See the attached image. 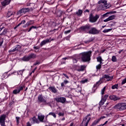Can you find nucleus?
Masks as SVG:
<instances>
[{"label":"nucleus","mask_w":126,"mask_h":126,"mask_svg":"<svg viewBox=\"0 0 126 126\" xmlns=\"http://www.w3.org/2000/svg\"><path fill=\"white\" fill-rule=\"evenodd\" d=\"M116 13H117V11H115L113 9H112V10L111 9V15H112V14H115Z\"/></svg>","instance_id":"nucleus-40"},{"label":"nucleus","mask_w":126,"mask_h":126,"mask_svg":"<svg viewBox=\"0 0 126 126\" xmlns=\"http://www.w3.org/2000/svg\"><path fill=\"white\" fill-rule=\"evenodd\" d=\"M99 18V15H96L95 16H93V14H91L90 15L89 20L90 22H92L93 23L94 22H96L98 19Z\"/></svg>","instance_id":"nucleus-5"},{"label":"nucleus","mask_w":126,"mask_h":126,"mask_svg":"<svg viewBox=\"0 0 126 126\" xmlns=\"http://www.w3.org/2000/svg\"><path fill=\"white\" fill-rule=\"evenodd\" d=\"M15 48L13 49H11V50H10L8 51L9 53H11V52H15Z\"/></svg>","instance_id":"nucleus-45"},{"label":"nucleus","mask_w":126,"mask_h":126,"mask_svg":"<svg viewBox=\"0 0 126 126\" xmlns=\"http://www.w3.org/2000/svg\"><path fill=\"white\" fill-rule=\"evenodd\" d=\"M111 99L113 101H118V100H121V97L117 96L116 95H113L111 96Z\"/></svg>","instance_id":"nucleus-18"},{"label":"nucleus","mask_w":126,"mask_h":126,"mask_svg":"<svg viewBox=\"0 0 126 126\" xmlns=\"http://www.w3.org/2000/svg\"><path fill=\"white\" fill-rule=\"evenodd\" d=\"M48 116H52V117H53L54 119H56V118H57V115L54 112H50L48 115H47V117H48Z\"/></svg>","instance_id":"nucleus-26"},{"label":"nucleus","mask_w":126,"mask_h":126,"mask_svg":"<svg viewBox=\"0 0 126 126\" xmlns=\"http://www.w3.org/2000/svg\"><path fill=\"white\" fill-rule=\"evenodd\" d=\"M36 58V55L34 54H31L29 56H24L22 59V61L24 62H28L31 59H35Z\"/></svg>","instance_id":"nucleus-4"},{"label":"nucleus","mask_w":126,"mask_h":126,"mask_svg":"<svg viewBox=\"0 0 126 126\" xmlns=\"http://www.w3.org/2000/svg\"><path fill=\"white\" fill-rule=\"evenodd\" d=\"M100 119L98 118V119L95 120L94 123L92 124V126H96V125H97V124H98V123H99V122H100Z\"/></svg>","instance_id":"nucleus-29"},{"label":"nucleus","mask_w":126,"mask_h":126,"mask_svg":"<svg viewBox=\"0 0 126 126\" xmlns=\"http://www.w3.org/2000/svg\"><path fill=\"white\" fill-rule=\"evenodd\" d=\"M99 6H98V10H105L110 7V6L107 4V1L105 0H101L98 1Z\"/></svg>","instance_id":"nucleus-1"},{"label":"nucleus","mask_w":126,"mask_h":126,"mask_svg":"<svg viewBox=\"0 0 126 126\" xmlns=\"http://www.w3.org/2000/svg\"><path fill=\"white\" fill-rule=\"evenodd\" d=\"M106 90V87H104L101 91V95H104V93H105V91Z\"/></svg>","instance_id":"nucleus-34"},{"label":"nucleus","mask_w":126,"mask_h":126,"mask_svg":"<svg viewBox=\"0 0 126 126\" xmlns=\"http://www.w3.org/2000/svg\"><path fill=\"white\" fill-rule=\"evenodd\" d=\"M119 87V84H115L113 85L111 87L112 89H118V87Z\"/></svg>","instance_id":"nucleus-31"},{"label":"nucleus","mask_w":126,"mask_h":126,"mask_svg":"<svg viewBox=\"0 0 126 126\" xmlns=\"http://www.w3.org/2000/svg\"><path fill=\"white\" fill-rule=\"evenodd\" d=\"M120 106H121V103H118V104H116L115 105H114L113 108L114 109H117L118 110H120Z\"/></svg>","instance_id":"nucleus-28"},{"label":"nucleus","mask_w":126,"mask_h":126,"mask_svg":"<svg viewBox=\"0 0 126 126\" xmlns=\"http://www.w3.org/2000/svg\"><path fill=\"white\" fill-rule=\"evenodd\" d=\"M114 78V76H111V80Z\"/></svg>","instance_id":"nucleus-62"},{"label":"nucleus","mask_w":126,"mask_h":126,"mask_svg":"<svg viewBox=\"0 0 126 126\" xmlns=\"http://www.w3.org/2000/svg\"><path fill=\"white\" fill-rule=\"evenodd\" d=\"M32 29H36V28H37V27L32 26Z\"/></svg>","instance_id":"nucleus-54"},{"label":"nucleus","mask_w":126,"mask_h":126,"mask_svg":"<svg viewBox=\"0 0 126 126\" xmlns=\"http://www.w3.org/2000/svg\"><path fill=\"white\" fill-rule=\"evenodd\" d=\"M90 26H85L83 27H81L80 28V30L82 31H89V33L90 34H97L98 33V31L96 30L95 28H92L90 31L89 29H90Z\"/></svg>","instance_id":"nucleus-2"},{"label":"nucleus","mask_w":126,"mask_h":126,"mask_svg":"<svg viewBox=\"0 0 126 126\" xmlns=\"http://www.w3.org/2000/svg\"><path fill=\"white\" fill-rule=\"evenodd\" d=\"M38 101L39 102V103H46V102H47V100L44 99V97H43V95L39 94L38 97Z\"/></svg>","instance_id":"nucleus-11"},{"label":"nucleus","mask_w":126,"mask_h":126,"mask_svg":"<svg viewBox=\"0 0 126 126\" xmlns=\"http://www.w3.org/2000/svg\"><path fill=\"white\" fill-rule=\"evenodd\" d=\"M83 12L82 10L79 9L77 12H76L75 13V14H76V15H77V16H81V15H82Z\"/></svg>","instance_id":"nucleus-21"},{"label":"nucleus","mask_w":126,"mask_h":126,"mask_svg":"<svg viewBox=\"0 0 126 126\" xmlns=\"http://www.w3.org/2000/svg\"><path fill=\"white\" fill-rule=\"evenodd\" d=\"M90 116L89 115H87L86 116V117L84 119L83 122H82V125H84L85 126H88V123H89V121L91 120Z\"/></svg>","instance_id":"nucleus-6"},{"label":"nucleus","mask_w":126,"mask_h":126,"mask_svg":"<svg viewBox=\"0 0 126 126\" xmlns=\"http://www.w3.org/2000/svg\"><path fill=\"white\" fill-rule=\"evenodd\" d=\"M58 115L59 116V117H63V116H64V113H62V112H60L58 114Z\"/></svg>","instance_id":"nucleus-42"},{"label":"nucleus","mask_w":126,"mask_h":126,"mask_svg":"<svg viewBox=\"0 0 126 126\" xmlns=\"http://www.w3.org/2000/svg\"><path fill=\"white\" fill-rule=\"evenodd\" d=\"M32 27H31L29 29V31H28V32H30V31H31V30H32Z\"/></svg>","instance_id":"nucleus-57"},{"label":"nucleus","mask_w":126,"mask_h":126,"mask_svg":"<svg viewBox=\"0 0 126 126\" xmlns=\"http://www.w3.org/2000/svg\"><path fill=\"white\" fill-rule=\"evenodd\" d=\"M30 122H31V123L32 124H39V121H38V119H37L35 117H33V118H31L30 119Z\"/></svg>","instance_id":"nucleus-14"},{"label":"nucleus","mask_w":126,"mask_h":126,"mask_svg":"<svg viewBox=\"0 0 126 126\" xmlns=\"http://www.w3.org/2000/svg\"><path fill=\"white\" fill-rule=\"evenodd\" d=\"M64 85V84L63 83H62L61 86H63Z\"/></svg>","instance_id":"nucleus-63"},{"label":"nucleus","mask_w":126,"mask_h":126,"mask_svg":"<svg viewBox=\"0 0 126 126\" xmlns=\"http://www.w3.org/2000/svg\"><path fill=\"white\" fill-rule=\"evenodd\" d=\"M56 100L57 102H60V103H64V102H65V101L66 100V99H65V98L63 97H60L56 98Z\"/></svg>","instance_id":"nucleus-12"},{"label":"nucleus","mask_w":126,"mask_h":126,"mask_svg":"<svg viewBox=\"0 0 126 126\" xmlns=\"http://www.w3.org/2000/svg\"><path fill=\"white\" fill-rule=\"evenodd\" d=\"M126 109V104L125 103H120V111H124Z\"/></svg>","instance_id":"nucleus-19"},{"label":"nucleus","mask_w":126,"mask_h":126,"mask_svg":"<svg viewBox=\"0 0 126 126\" xmlns=\"http://www.w3.org/2000/svg\"><path fill=\"white\" fill-rule=\"evenodd\" d=\"M111 31V29H106L103 31V33H108V32H110Z\"/></svg>","instance_id":"nucleus-38"},{"label":"nucleus","mask_w":126,"mask_h":126,"mask_svg":"<svg viewBox=\"0 0 126 126\" xmlns=\"http://www.w3.org/2000/svg\"><path fill=\"white\" fill-rule=\"evenodd\" d=\"M49 89L53 93H57V89L55 87H50Z\"/></svg>","instance_id":"nucleus-22"},{"label":"nucleus","mask_w":126,"mask_h":126,"mask_svg":"<svg viewBox=\"0 0 126 126\" xmlns=\"http://www.w3.org/2000/svg\"><path fill=\"white\" fill-rule=\"evenodd\" d=\"M21 47L20 45H17L16 47L14 48L15 51H18L21 49Z\"/></svg>","instance_id":"nucleus-35"},{"label":"nucleus","mask_w":126,"mask_h":126,"mask_svg":"<svg viewBox=\"0 0 126 126\" xmlns=\"http://www.w3.org/2000/svg\"><path fill=\"white\" fill-rule=\"evenodd\" d=\"M63 75H64V76H65V77L67 78V79H68V78H69V77H68V76H67V75L64 74V73H63Z\"/></svg>","instance_id":"nucleus-47"},{"label":"nucleus","mask_w":126,"mask_h":126,"mask_svg":"<svg viewBox=\"0 0 126 126\" xmlns=\"http://www.w3.org/2000/svg\"><path fill=\"white\" fill-rule=\"evenodd\" d=\"M70 126H73V123H71Z\"/></svg>","instance_id":"nucleus-64"},{"label":"nucleus","mask_w":126,"mask_h":126,"mask_svg":"<svg viewBox=\"0 0 126 126\" xmlns=\"http://www.w3.org/2000/svg\"><path fill=\"white\" fill-rule=\"evenodd\" d=\"M20 118L18 117H16V122L17 124H19V120H20Z\"/></svg>","instance_id":"nucleus-43"},{"label":"nucleus","mask_w":126,"mask_h":126,"mask_svg":"<svg viewBox=\"0 0 126 126\" xmlns=\"http://www.w3.org/2000/svg\"><path fill=\"white\" fill-rule=\"evenodd\" d=\"M23 27H24V28H26V27H27V25H26H26H25L24 26H23Z\"/></svg>","instance_id":"nucleus-61"},{"label":"nucleus","mask_w":126,"mask_h":126,"mask_svg":"<svg viewBox=\"0 0 126 126\" xmlns=\"http://www.w3.org/2000/svg\"><path fill=\"white\" fill-rule=\"evenodd\" d=\"M11 0H4L3 1L1 2V4L2 6H5V5L9 4Z\"/></svg>","instance_id":"nucleus-16"},{"label":"nucleus","mask_w":126,"mask_h":126,"mask_svg":"<svg viewBox=\"0 0 126 126\" xmlns=\"http://www.w3.org/2000/svg\"><path fill=\"white\" fill-rule=\"evenodd\" d=\"M26 24L27 26L28 27V26H30V25H32V23H31V21L28 22Z\"/></svg>","instance_id":"nucleus-41"},{"label":"nucleus","mask_w":126,"mask_h":126,"mask_svg":"<svg viewBox=\"0 0 126 126\" xmlns=\"http://www.w3.org/2000/svg\"><path fill=\"white\" fill-rule=\"evenodd\" d=\"M111 20V16H109L107 19L104 20V22H108V21H110Z\"/></svg>","instance_id":"nucleus-37"},{"label":"nucleus","mask_w":126,"mask_h":126,"mask_svg":"<svg viewBox=\"0 0 126 126\" xmlns=\"http://www.w3.org/2000/svg\"><path fill=\"white\" fill-rule=\"evenodd\" d=\"M50 39H45L40 43V46H44V45H46V44H47V43H50Z\"/></svg>","instance_id":"nucleus-20"},{"label":"nucleus","mask_w":126,"mask_h":126,"mask_svg":"<svg viewBox=\"0 0 126 126\" xmlns=\"http://www.w3.org/2000/svg\"><path fill=\"white\" fill-rule=\"evenodd\" d=\"M107 14H109V13H106L103 14V16H107Z\"/></svg>","instance_id":"nucleus-59"},{"label":"nucleus","mask_w":126,"mask_h":126,"mask_svg":"<svg viewBox=\"0 0 126 126\" xmlns=\"http://www.w3.org/2000/svg\"><path fill=\"white\" fill-rule=\"evenodd\" d=\"M70 30H68V31H65L64 32V33L65 34H68L69 33H70Z\"/></svg>","instance_id":"nucleus-44"},{"label":"nucleus","mask_w":126,"mask_h":126,"mask_svg":"<svg viewBox=\"0 0 126 126\" xmlns=\"http://www.w3.org/2000/svg\"><path fill=\"white\" fill-rule=\"evenodd\" d=\"M97 61L99 63V64L96 66V69H100L101 68V65H102V58L101 57H97Z\"/></svg>","instance_id":"nucleus-10"},{"label":"nucleus","mask_w":126,"mask_h":126,"mask_svg":"<svg viewBox=\"0 0 126 126\" xmlns=\"http://www.w3.org/2000/svg\"><path fill=\"white\" fill-rule=\"evenodd\" d=\"M63 83L64 84H66V83H68V81L67 80H64Z\"/></svg>","instance_id":"nucleus-50"},{"label":"nucleus","mask_w":126,"mask_h":126,"mask_svg":"<svg viewBox=\"0 0 126 126\" xmlns=\"http://www.w3.org/2000/svg\"><path fill=\"white\" fill-rule=\"evenodd\" d=\"M126 77L124 79H123L121 84L122 85H124V84H126Z\"/></svg>","instance_id":"nucleus-39"},{"label":"nucleus","mask_w":126,"mask_h":126,"mask_svg":"<svg viewBox=\"0 0 126 126\" xmlns=\"http://www.w3.org/2000/svg\"><path fill=\"white\" fill-rule=\"evenodd\" d=\"M84 68H85V65H81L79 67L77 70L78 71H82L84 70Z\"/></svg>","instance_id":"nucleus-24"},{"label":"nucleus","mask_w":126,"mask_h":126,"mask_svg":"<svg viewBox=\"0 0 126 126\" xmlns=\"http://www.w3.org/2000/svg\"><path fill=\"white\" fill-rule=\"evenodd\" d=\"M116 17L117 16H116V15H111V20H114V19H115V18H116Z\"/></svg>","instance_id":"nucleus-36"},{"label":"nucleus","mask_w":126,"mask_h":126,"mask_svg":"<svg viewBox=\"0 0 126 126\" xmlns=\"http://www.w3.org/2000/svg\"><path fill=\"white\" fill-rule=\"evenodd\" d=\"M5 115H3L0 117V124L1 126H5Z\"/></svg>","instance_id":"nucleus-7"},{"label":"nucleus","mask_w":126,"mask_h":126,"mask_svg":"<svg viewBox=\"0 0 126 126\" xmlns=\"http://www.w3.org/2000/svg\"><path fill=\"white\" fill-rule=\"evenodd\" d=\"M63 60H64L65 61V60H67V58L65 57V58H63V59H62V61H63Z\"/></svg>","instance_id":"nucleus-58"},{"label":"nucleus","mask_w":126,"mask_h":126,"mask_svg":"<svg viewBox=\"0 0 126 126\" xmlns=\"http://www.w3.org/2000/svg\"><path fill=\"white\" fill-rule=\"evenodd\" d=\"M26 22L25 21V20H23L21 23H22V24H25Z\"/></svg>","instance_id":"nucleus-53"},{"label":"nucleus","mask_w":126,"mask_h":126,"mask_svg":"<svg viewBox=\"0 0 126 126\" xmlns=\"http://www.w3.org/2000/svg\"><path fill=\"white\" fill-rule=\"evenodd\" d=\"M32 27H31L29 29V31H28V32H30V31H31V30H32Z\"/></svg>","instance_id":"nucleus-56"},{"label":"nucleus","mask_w":126,"mask_h":126,"mask_svg":"<svg viewBox=\"0 0 126 126\" xmlns=\"http://www.w3.org/2000/svg\"><path fill=\"white\" fill-rule=\"evenodd\" d=\"M105 116H102L101 117L98 119L100 120V121H101L102 119H105Z\"/></svg>","instance_id":"nucleus-51"},{"label":"nucleus","mask_w":126,"mask_h":126,"mask_svg":"<svg viewBox=\"0 0 126 126\" xmlns=\"http://www.w3.org/2000/svg\"><path fill=\"white\" fill-rule=\"evenodd\" d=\"M111 77L108 75H104L102 77V79L101 80L102 81L104 82V80H107V81H109L110 80Z\"/></svg>","instance_id":"nucleus-15"},{"label":"nucleus","mask_w":126,"mask_h":126,"mask_svg":"<svg viewBox=\"0 0 126 126\" xmlns=\"http://www.w3.org/2000/svg\"><path fill=\"white\" fill-rule=\"evenodd\" d=\"M90 42H91V41H90V40H87V41H85V43L86 44H89V43H90Z\"/></svg>","instance_id":"nucleus-48"},{"label":"nucleus","mask_w":126,"mask_h":126,"mask_svg":"<svg viewBox=\"0 0 126 126\" xmlns=\"http://www.w3.org/2000/svg\"><path fill=\"white\" fill-rule=\"evenodd\" d=\"M122 51H124V50H121L119 51V54H121L122 53Z\"/></svg>","instance_id":"nucleus-60"},{"label":"nucleus","mask_w":126,"mask_h":126,"mask_svg":"<svg viewBox=\"0 0 126 126\" xmlns=\"http://www.w3.org/2000/svg\"><path fill=\"white\" fill-rule=\"evenodd\" d=\"M23 71H24V70H21L18 71H15V73L17 74V75H22V74L23 73Z\"/></svg>","instance_id":"nucleus-25"},{"label":"nucleus","mask_w":126,"mask_h":126,"mask_svg":"<svg viewBox=\"0 0 126 126\" xmlns=\"http://www.w3.org/2000/svg\"><path fill=\"white\" fill-rule=\"evenodd\" d=\"M111 61L113 62V63H116V62H117V57L115 56H113Z\"/></svg>","instance_id":"nucleus-30"},{"label":"nucleus","mask_w":126,"mask_h":126,"mask_svg":"<svg viewBox=\"0 0 126 126\" xmlns=\"http://www.w3.org/2000/svg\"><path fill=\"white\" fill-rule=\"evenodd\" d=\"M11 15H12V13H11L10 11H9L6 14V17L8 18L9 17H10Z\"/></svg>","instance_id":"nucleus-32"},{"label":"nucleus","mask_w":126,"mask_h":126,"mask_svg":"<svg viewBox=\"0 0 126 126\" xmlns=\"http://www.w3.org/2000/svg\"><path fill=\"white\" fill-rule=\"evenodd\" d=\"M27 126H31V124H30V122L27 123Z\"/></svg>","instance_id":"nucleus-52"},{"label":"nucleus","mask_w":126,"mask_h":126,"mask_svg":"<svg viewBox=\"0 0 126 126\" xmlns=\"http://www.w3.org/2000/svg\"><path fill=\"white\" fill-rule=\"evenodd\" d=\"M8 77V75L7 73H4L2 76H1V79H5V78H7Z\"/></svg>","instance_id":"nucleus-27"},{"label":"nucleus","mask_w":126,"mask_h":126,"mask_svg":"<svg viewBox=\"0 0 126 126\" xmlns=\"http://www.w3.org/2000/svg\"><path fill=\"white\" fill-rule=\"evenodd\" d=\"M44 118H45V116L43 114H41V113L38 114V119L40 121V122H41L42 123H43V121H44Z\"/></svg>","instance_id":"nucleus-17"},{"label":"nucleus","mask_w":126,"mask_h":126,"mask_svg":"<svg viewBox=\"0 0 126 126\" xmlns=\"http://www.w3.org/2000/svg\"><path fill=\"white\" fill-rule=\"evenodd\" d=\"M7 33V30L5 29L2 32L0 33V36H6Z\"/></svg>","instance_id":"nucleus-23"},{"label":"nucleus","mask_w":126,"mask_h":126,"mask_svg":"<svg viewBox=\"0 0 126 126\" xmlns=\"http://www.w3.org/2000/svg\"><path fill=\"white\" fill-rule=\"evenodd\" d=\"M83 62H89L90 61V57H91V51L83 52L80 54Z\"/></svg>","instance_id":"nucleus-3"},{"label":"nucleus","mask_w":126,"mask_h":126,"mask_svg":"<svg viewBox=\"0 0 126 126\" xmlns=\"http://www.w3.org/2000/svg\"><path fill=\"white\" fill-rule=\"evenodd\" d=\"M88 82V79H86L85 80H82V81H81V83H82V84H84V83H87Z\"/></svg>","instance_id":"nucleus-33"},{"label":"nucleus","mask_w":126,"mask_h":126,"mask_svg":"<svg viewBox=\"0 0 126 126\" xmlns=\"http://www.w3.org/2000/svg\"><path fill=\"white\" fill-rule=\"evenodd\" d=\"M21 24H22L21 23V22L19 24H18V25L15 27V29H16L17 27H18L19 26H20V25H21Z\"/></svg>","instance_id":"nucleus-49"},{"label":"nucleus","mask_w":126,"mask_h":126,"mask_svg":"<svg viewBox=\"0 0 126 126\" xmlns=\"http://www.w3.org/2000/svg\"><path fill=\"white\" fill-rule=\"evenodd\" d=\"M108 94H106L104 95L103 98H102L101 100V101L99 102V105H104L105 102H106V100H107V98L108 97Z\"/></svg>","instance_id":"nucleus-13"},{"label":"nucleus","mask_w":126,"mask_h":126,"mask_svg":"<svg viewBox=\"0 0 126 126\" xmlns=\"http://www.w3.org/2000/svg\"><path fill=\"white\" fill-rule=\"evenodd\" d=\"M73 63H77V60H76L75 59H74L73 60Z\"/></svg>","instance_id":"nucleus-46"},{"label":"nucleus","mask_w":126,"mask_h":126,"mask_svg":"<svg viewBox=\"0 0 126 126\" xmlns=\"http://www.w3.org/2000/svg\"><path fill=\"white\" fill-rule=\"evenodd\" d=\"M108 124V121H106L103 125L102 126H105V125H107Z\"/></svg>","instance_id":"nucleus-55"},{"label":"nucleus","mask_w":126,"mask_h":126,"mask_svg":"<svg viewBox=\"0 0 126 126\" xmlns=\"http://www.w3.org/2000/svg\"><path fill=\"white\" fill-rule=\"evenodd\" d=\"M28 11H29V8H23V9L20 10L17 12V14H20L21 15L23 14H24L26 13V12H28Z\"/></svg>","instance_id":"nucleus-9"},{"label":"nucleus","mask_w":126,"mask_h":126,"mask_svg":"<svg viewBox=\"0 0 126 126\" xmlns=\"http://www.w3.org/2000/svg\"><path fill=\"white\" fill-rule=\"evenodd\" d=\"M22 90H23V87L19 86L17 89L13 91V94H18L20 93V91H22Z\"/></svg>","instance_id":"nucleus-8"}]
</instances>
